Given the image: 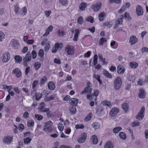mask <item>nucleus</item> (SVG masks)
Returning a JSON list of instances; mask_svg holds the SVG:
<instances>
[{
    "label": "nucleus",
    "mask_w": 148,
    "mask_h": 148,
    "mask_svg": "<svg viewBox=\"0 0 148 148\" xmlns=\"http://www.w3.org/2000/svg\"><path fill=\"white\" fill-rule=\"evenodd\" d=\"M142 52V53L145 52H147L148 51V48L146 47H144L141 49V51Z\"/></svg>",
    "instance_id": "774afa93"
},
{
    "label": "nucleus",
    "mask_w": 148,
    "mask_h": 148,
    "mask_svg": "<svg viewBox=\"0 0 148 148\" xmlns=\"http://www.w3.org/2000/svg\"><path fill=\"white\" fill-rule=\"evenodd\" d=\"M40 63L38 62H36L34 64V67L36 70L38 69L40 67Z\"/></svg>",
    "instance_id": "37998d69"
},
{
    "label": "nucleus",
    "mask_w": 148,
    "mask_h": 148,
    "mask_svg": "<svg viewBox=\"0 0 148 148\" xmlns=\"http://www.w3.org/2000/svg\"><path fill=\"white\" fill-rule=\"evenodd\" d=\"M12 47L15 49H18L19 44L17 40L13 39L12 40Z\"/></svg>",
    "instance_id": "2eb2a0df"
},
{
    "label": "nucleus",
    "mask_w": 148,
    "mask_h": 148,
    "mask_svg": "<svg viewBox=\"0 0 148 148\" xmlns=\"http://www.w3.org/2000/svg\"><path fill=\"white\" fill-rule=\"evenodd\" d=\"M31 139L29 137H27L24 139V142L25 144H28L29 143L31 140Z\"/></svg>",
    "instance_id": "f704fd0d"
},
{
    "label": "nucleus",
    "mask_w": 148,
    "mask_h": 148,
    "mask_svg": "<svg viewBox=\"0 0 148 148\" xmlns=\"http://www.w3.org/2000/svg\"><path fill=\"white\" fill-rule=\"evenodd\" d=\"M98 58V56L97 54H95L94 56L93 62L94 65L95 66L97 64V59Z\"/></svg>",
    "instance_id": "ea45409f"
},
{
    "label": "nucleus",
    "mask_w": 148,
    "mask_h": 148,
    "mask_svg": "<svg viewBox=\"0 0 148 148\" xmlns=\"http://www.w3.org/2000/svg\"><path fill=\"white\" fill-rule=\"evenodd\" d=\"M23 14H22V16L25 15L27 12V9L26 7H24L22 8Z\"/></svg>",
    "instance_id": "4d7b16f0"
},
{
    "label": "nucleus",
    "mask_w": 148,
    "mask_h": 148,
    "mask_svg": "<svg viewBox=\"0 0 148 148\" xmlns=\"http://www.w3.org/2000/svg\"><path fill=\"white\" fill-rule=\"evenodd\" d=\"M130 67L133 69L136 68L138 66L137 63L135 62H131L130 63Z\"/></svg>",
    "instance_id": "cd10ccee"
},
{
    "label": "nucleus",
    "mask_w": 148,
    "mask_h": 148,
    "mask_svg": "<svg viewBox=\"0 0 148 148\" xmlns=\"http://www.w3.org/2000/svg\"><path fill=\"white\" fill-rule=\"evenodd\" d=\"M140 123L138 121H136L132 124V126L134 127L136 126H138L140 125Z\"/></svg>",
    "instance_id": "6e6d98bb"
},
{
    "label": "nucleus",
    "mask_w": 148,
    "mask_h": 148,
    "mask_svg": "<svg viewBox=\"0 0 148 148\" xmlns=\"http://www.w3.org/2000/svg\"><path fill=\"white\" fill-rule=\"evenodd\" d=\"M145 92L142 88L140 89L138 94V97L140 99H144L145 97Z\"/></svg>",
    "instance_id": "4468645a"
},
{
    "label": "nucleus",
    "mask_w": 148,
    "mask_h": 148,
    "mask_svg": "<svg viewBox=\"0 0 148 148\" xmlns=\"http://www.w3.org/2000/svg\"><path fill=\"white\" fill-rule=\"evenodd\" d=\"M94 77L98 81L99 83H102L100 79V76L99 75L95 74L94 75Z\"/></svg>",
    "instance_id": "de8ad7c7"
},
{
    "label": "nucleus",
    "mask_w": 148,
    "mask_h": 148,
    "mask_svg": "<svg viewBox=\"0 0 148 148\" xmlns=\"http://www.w3.org/2000/svg\"><path fill=\"white\" fill-rule=\"evenodd\" d=\"M79 30L78 29H77L75 30V34L74 38L73 40L74 41H76L77 40V39L78 37V35L79 34Z\"/></svg>",
    "instance_id": "393cba45"
},
{
    "label": "nucleus",
    "mask_w": 148,
    "mask_h": 148,
    "mask_svg": "<svg viewBox=\"0 0 148 148\" xmlns=\"http://www.w3.org/2000/svg\"><path fill=\"white\" fill-rule=\"evenodd\" d=\"M45 104L43 102H42L40 103V107L38 108V109L41 112H47L49 110V108H45Z\"/></svg>",
    "instance_id": "0eeeda50"
},
{
    "label": "nucleus",
    "mask_w": 148,
    "mask_h": 148,
    "mask_svg": "<svg viewBox=\"0 0 148 148\" xmlns=\"http://www.w3.org/2000/svg\"><path fill=\"white\" fill-rule=\"evenodd\" d=\"M91 54V51H87L86 53H85L84 55V57H89L90 56Z\"/></svg>",
    "instance_id": "69168bd1"
},
{
    "label": "nucleus",
    "mask_w": 148,
    "mask_h": 148,
    "mask_svg": "<svg viewBox=\"0 0 148 148\" xmlns=\"http://www.w3.org/2000/svg\"><path fill=\"white\" fill-rule=\"evenodd\" d=\"M92 126L95 129H97L99 127V125L98 123L95 122L92 124Z\"/></svg>",
    "instance_id": "09e8293b"
},
{
    "label": "nucleus",
    "mask_w": 148,
    "mask_h": 148,
    "mask_svg": "<svg viewBox=\"0 0 148 148\" xmlns=\"http://www.w3.org/2000/svg\"><path fill=\"white\" fill-rule=\"evenodd\" d=\"M92 140L93 144L96 145L98 143V138L96 135H94L92 136Z\"/></svg>",
    "instance_id": "5701e85b"
},
{
    "label": "nucleus",
    "mask_w": 148,
    "mask_h": 148,
    "mask_svg": "<svg viewBox=\"0 0 148 148\" xmlns=\"http://www.w3.org/2000/svg\"><path fill=\"white\" fill-rule=\"evenodd\" d=\"M103 74L105 77L108 78H111L112 77V75L106 70L103 71Z\"/></svg>",
    "instance_id": "c85d7f7f"
},
{
    "label": "nucleus",
    "mask_w": 148,
    "mask_h": 148,
    "mask_svg": "<svg viewBox=\"0 0 148 148\" xmlns=\"http://www.w3.org/2000/svg\"><path fill=\"white\" fill-rule=\"evenodd\" d=\"M121 86V84H114V87L115 89L118 90Z\"/></svg>",
    "instance_id": "052dcab7"
},
{
    "label": "nucleus",
    "mask_w": 148,
    "mask_h": 148,
    "mask_svg": "<svg viewBox=\"0 0 148 148\" xmlns=\"http://www.w3.org/2000/svg\"><path fill=\"white\" fill-rule=\"evenodd\" d=\"M107 40L105 38H101L100 39L99 42V44L100 45H102L103 44V43L104 42H106Z\"/></svg>",
    "instance_id": "58836bf2"
},
{
    "label": "nucleus",
    "mask_w": 148,
    "mask_h": 148,
    "mask_svg": "<svg viewBox=\"0 0 148 148\" xmlns=\"http://www.w3.org/2000/svg\"><path fill=\"white\" fill-rule=\"evenodd\" d=\"M101 3L100 2H97L96 4L91 5L92 10L95 12L98 11L101 8Z\"/></svg>",
    "instance_id": "20e7f679"
},
{
    "label": "nucleus",
    "mask_w": 148,
    "mask_h": 148,
    "mask_svg": "<svg viewBox=\"0 0 148 148\" xmlns=\"http://www.w3.org/2000/svg\"><path fill=\"white\" fill-rule=\"evenodd\" d=\"M77 21L78 24L82 25L83 23L84 19L82 16H80L78 18Z\"/></svg>",
    "instance_id": "e433bc0d"
},
{
    "label": "nucleus",
    "mask_w": 148,
    "mask_h": 148,
    "mask_svg": "<svg viewBox=\"0 0 148 148\" xmlns=\"http://www.w3.org/2000/svg\"><path fill=\"white\" fill-rule=\"evenodd\" d=\"M103 25L104 26H107L108 27L110 28L112 26V23L111 22L108 21L103 23Z\"/></svg>",
    "instance_id": "72a5a7b5"
},
{
    "label": "nucleus",
    "mask_w": 148,
    "mask_h": 148,
    "mask_svg": "<svg viewBox=\"0 0 148 148\" xmlns=\"http://www.w3.org/2000/svg\"><path fill=\"white\" fill-rule=\"evenodd\" d=\"M46 112L48 117H51L52 118L53 117L54 115L51 112L49 111Z\"/></svg>",
    "instance_id": "49530a36"
},
{
    "label": "nucleus",
    "mask_w": 148,
    "mask_h": 148,
    "mask_svg": "<svg viewBox=\"0 0 148 148\" xmlns=\"http://www.w3.org/2000/svg\"><path fill=\"white\" fill-rule=\"evenodd\" d=\"M145 111V108L142 107L136 116V119L138 120H141L144 117L143 113Z\"/></svg>",
    "instance_id": "6e6552de"
},
{
    "label": "nucleus",
    "mask_w": 148,
    "mask_h": 148,
    "mask_svg": "<svg viewBox=\"0 0 148 148\" xmlns=\"http://www.w3.org/2000/svg\"><path fill=\"white\" fill-rule=\"evenodd\" d=\"M92 118V114L89 113L85 118L84 120L86 122H88L90 121Z\"/></svg>",
    "instance_id": "4c0bfd02"
},
{
    "label": "nucleus",
    "mask_w": 148,
    "mask_h": 148,
    "mask_svg": "<svg viewBox=\"0 0 148 148\" xmlns=\"http://www.w3.org/2000/svg\"><path fill=\"white\" fill-rule=\"evenodd\" d=\"M84 127V126L83 125L80 124H77L75 125V128L76 129H83Z\"/></svg>",
    "instance_id": "a19ab883"
},
{
    "label": "nucleus",
    "mask_w": 148,
    "mask_h": 148,
    "mask_svg": "<svg viewBox=\"0 0 148 148\" xmlns=\"http://www.w3.org/2000/svg\"><path fill=\"white\" fill-rule=\"evenodd\" d=\"M78 99L76 98L71 99L70 100V104L73 106H77Z\"/></svg>",
    "instance_id": "6ab92c4d"
},
{
    "label": "nucleus",
    "mask_w": 148,
    "mask_h": 148,
    "mask_svg": "<svg viewBox=\"0 0 148 148\" xmlns=\"http://www.w3.org/2000/svg\"><path fill=\"white\" fill-rule=\"evenodd\" d=\"M136 13L138 16H142L143 14V11L142 7L138 5L136 8Z\"/></svg>",
    "instance_id": "9d476101"
},
{
    "label": "nucleus",
    "mask_w": 148,
    "mask_h": 148,
    "mask_svg": "<svg viewBox=\"0 0 148 148\" xmlns=\"http://www.w3.org/2000/svg\"><path fill=\"white\" fill-rule=\"evenodd\" d=\"M87 6V4L83 2L79 5V9L82 11L84 10Z\"/></svg>",
    "instance_id": "a878e982"
},
{
    "label": "nucleus",
    "mask_w": 148,
    "mask_h": 148,
    "mask_svg": "<svg viewBox=\"0 0 148 148\" xmlns=\"http://www.w3.org/2000/svg\"><path fill=\"white\" fill-rule=\"evenodd\" d=\"M119 136L123 140H125L126 138L125 134L123 132H120L119 134Z\"/></svg>",
    "instance_id": "c756f323"
},
{
    "label": "nucleus",
    "mask_w": 148,
    "mask_h": 148,
    "mask_svg": "<svg viewBox=\"0 0 148 148\" xmlns=\"http://www.w3.org/2000/svg\"><path fill=\"white\" fill-rule=\"evenodd\" d=\"M48 86L49 89L51 90H53L55 88L54 84H48Z\"/></svg>",
    "instance_id": "79ce46f5"
},
{
    "label": "nucleus",
    "mask_w": 148,
    "mask_h": 148,
    "mask_svg": "<svg viewBox=\"0 0 148 148\" xmlns=\"http://www.w3.org/2000/svg\"><path fill=\"white\" fill-rule=\"evenodd\" d=\"M35 116L36 118V119H37L38 121L42 120L43 118V116L40 114H35Z\"/></svg>",
    "instance_id": "a18cd8bd"
},
{
    "label": "nucleus",
    "mask_w": 148,
    "mask_h": 148,
    "mask_svg": "<svg viewBox=\"0 0 148 148\" xmlns=\"http://www.w3.org/2000/svg\"><path fill=\"white\" fill-rule=\"evenodd\" d=\"M86 21L90 22V23H93L94 21V19L93 17L91 16H90L86 18Z\"/></svg>",
    "instance_id": "c9c22d12"
},
{
    "label": "nucleus",
    "mask_w": 148,
    "mask_h": 148,
    "mask_svg": "<svg viewBox=\"0 0 148 148\" xmlns=\"http://www.w3.org/2000/svg\"><path fill=\"white\" fill-rule=\"evenodd\" d=\"M120 110L117 107H114L110 110L109 115L111 117H115L117 116V114L119 112Z\"/></svg>",
    "instance_id": "f03ea898"
},
{
    "label": "nucleus",
    "mask_w": 148,
    "mask_h": 148,
    "mask_svg": "<svg viewBox=\"0 0 148 148\" xmlns=\"http://www.w3.org/2000/svg\"><path fill=\"white\" fill-rule=\"evenodd\" d=\"M130 6V3L129 2H127L125 4V5L123 6V7H124V8L125 10L126 8H129Z\"/></svg>",
    "instance_id": "338daca9"
},
{
    "label": "nucleus",
    "mask_w": 148,
    "mask_h": 148,
    "mask_svg": "<svg viewBox=\"0 0 148 148\" xmlns=\"http://www.w3.org/2000/svg\"><path fill=\"white\" fill-rule=\"evenodd\" d=\"M54 62L56 64H61V60L60 59H58L56 58H55L54 60Z\"/></svg>",
    "instance_id": "0e129e2a"
},
{
    "label": "nucleus",
    "mask_w": 148,
    "mask_h": 148,
    "mask_svg": "<svg viewBox=\"0 0 148 148\" xmlns=\"http://www.w3.org/2000/svg\"><path fill=\"white\" fill-rule=\"evenodd\" d=\"M3 56L2 61L3 62H7L10 59V55L8 52H5L3 53Z\"/></svg>",
    "instance_id": "f8f14e48"
},
{
    "label": "nucleus",
    "mask_w": 148,
    "mask_h": 148,
    "mask_svg": "<svg viewBox=\"0 0 148 148\" xmlns=\"http://www.w3.org/2000/svg\"><path fill=\"white\" fill-rule=\"evenodd\" d=\"M123 22V19L121 18H120L118 19L116 23H117L118 25L121 24H122Z\"/></svg>",
    "instance_id": "e2e57ef3"
},
{
    "label": "nucleus",
    "mask_w": 148,
    "mask_h": 148,
    "mask_svg": "<svg viewBox=\"0 0 148 148\" xmlns=\"http://www.w3.org/2000/svg\"><path fill=\"white\" fill-rule=\"evenodd\" d=\"M38 56L40 58V61H43L44 60V51L42 49L40 50L38 54Z\"/></svg>",
    "instance_id": "dca6fc26"
},
{
    "label": "nucleus",
    "mask_w": 148,
    "mask_h": 148,
    "mask_svg": "<svg viewBox=\"0 0 148 148\" xmlns=\"http://www.w3.org/2000/svg\"><path fill=\"white\" fill-rule=\"evenodd\" d=\"M125 70L122 65H119L117 67V73L118 74H122L124 73Z\"/></svg>",
    "instance_id": "f3484780"
},
{
    "label": "nucleus",
    "mask_w": 148,
    "mask_h": 148,
    "mask_svg": "<svg viewBox=\"0 0 148 148\" xmlns=\"http://www.w3.org/2000/svg\"><path fill=\"white\" fill-rule=\"evenodd\" d=\"M14 58L16 62L17 63H19L22 60V58L18 55L15 56Z\"/></svg>",
    "instance_id": "b1692460"
},
{
    "label": "nucleus",
    "mask_w": 148,
    "mask_h": 148,
    "mask_svg": "<svg viewBox=\"0 0 148 148\" xmlns=\"http://www.w3.org/2000/svg\"><path fill=\"white\" fill-rule=\"evenodd\" d=\"M92 89V84H88L87 87L84 89L83 91H82L81 94L84 95V94L89 93L91 92Z\"/></svg>",
    "instance_id": "423d86ee"
},
{
    "label": "nucleus",
    "mask_w": 148,
    "mask_h": 148,
    "mask_svg": "<svg viewBox=\"0 0 148 148\" xmlns=\"http://www.w3.org/2000/svg\"><path fill=\"white\" fill-rule=\"evenodd\" d=\"M36 100H38L42 97V94L40 93H36Z\"/></svg>",
    "instance_id": "603ef678"
},
{
    "label": "nucleus",
    "mask_w": 148,
    "mask_h": 148,
    "mask_svg": "<svg viewBox=\"0 0 148 148\" xmlns=\"http://www.w3.org/2000/svg\"><path fill=\"white\" fill-rule=\"evenodd\" d=\"M114 83H122L121 79L120 77H117L114 80Z\"/></svg>",
    "instance_id": "473e14b6"
},
{
    "label": "nucleus",
    "mask_w": 148,
    "mask_h": 148,
    "mask_svg": "<svg viewBox=\"0 0 148 148\" xmlns=\"http://www.w3.org/2000/svg\"><path fill=\"white\" fill-rule=\"evenodd\" d=\"M13 136H7L5 137L3 139V142L8 144H10L13 141Z\"/></svg>",
    "instance_id": "9b49d317"
},
{
    "label": "nucleus",
    "mask_w": 148,
    "mask_h": 148,
    "mask_svg": "<svg viewBox=\"0 0 148 148\" xmlns=\"http://www.w3.org/2000/svg\"><path fill=\"white\" fill-rule=\"evenodd\" d=\"M106 13L104 12H102L99 14L98 17L99 18V20L101 21L104 20V17L105 16Z\"/></svg>",
    "instance_id": "bb28decb"
},
{
    "label": "nucleus",
    "mask_w": 148,
    "mask_h": 148,
    "mask_svg": "<svg viewBox=\"0 0 148 148\" xmlns=\"http://www.w3.org/2000/svg\"><path fill=\"white\" fill-rule=\"evenodd\" d=\"M109 1L111 3H118L121 2L120 0H109Z\"/></svg>",
    "instance_id": "680f3d73"
},
{
    "label": "nucleus",
    "mask_w": 148,
    "mask_h": 148,
    "mask_svg": "<svg viewBox=\"0 0 148 148\" xmlns=\"http://www.w3.org/2000/svg\"><path fill=\"white\" fill-rule=\"evenodd\" d=\"M52 122L49 121L45 123L44 126V130L45 132H50L52 130Z\"/></svg>",
    "instance_id": "f257e3e1"
},
{
    "label": "nucleus",
    "mask_w": 148,
    "mask_h": 148,
    "mask_svg": "<svg viewBox=\"0 0 148 148\" xmlns=\"http://www.w3.org/2000/svg\"><path fill=\"white\" fill-rule=\"evenodd\" d=\"M104 148H114V145L110 141H109L105 144Z\"/></svg>",
    "instance_id": "aec40b11"
},
{
    "label": "nucleus",
    "mask_w": 148,
    "mask_h": 148,
    "mask_svg": "<svg viewBox=\"0 0 148 148\" xmlns=\"http://www.w3.org/2000/svg\"><path fill=\"white\" fill-rule=\"evenodd\" d=\"M138 41V39L134 36H131L130 37L129 42L132 45Z\"/></svg>",
    "instance_id": "a211bd4d"
},
{
    "label": "nucleus",
    "mask_w": 148,
    "mask_h": 148,
    "mask_svg": "<svg viewBox=\"0 0 148 148\" xmlns=\"http://www.w3.org/2000/svg\"><path fill=\"white\" fill-rule=\"evenodd\" d=\"M69 110L71 114H75L76 112V108L73 106H71L69 108Z\"/></svg>",
    "instance_id": "4be33fe9"
},
{
    "label": "nucleus",
    "mask_w": 148,
    "mask_h": 148,
    "mask_svg": "<svg viewBox=\"0 0 148 148\" xmlns=\"http://www.w3.org/2000/svg\"><path fill=\"white\" fill-rule=\"evenodd\" d=\"M122 129V127H118L114 128L113 129V131L114 133H117Z\"/></svg>",
    "instance_id": "7c9ffc66"
},
{
    "label": "nucleus",
    "mask_w": 148,
    "mask_h": 148,
    "mask_svg": "<svg viewBox=\"0 0 148 148\" xmlns=\"http://www.w3.org/2000/svg\"><path fill=\"white\" fill-rule=\"evenodd\" d=\"M87 136V134L85 132L83 133L81 136L78 139V142L80 143H84L86 140Z\"/></svg>",
    "instance_id": "1a4fd4ad"
},
{
    "label": "nucleus",
    "mask_w": 148,
    "mask_h": 148,
    "mask_svg": "<svg viewBox=\"0 0 148 148\" xmlns=\"http://www.w3.org/2000/svg\"><path fill=\"white\" fill-rule=\"evenodd\" d=\"M32 59L31 56H27L26 55L25 57L23 58V65L25 66H28L27 62L31 61Z\"/></svg>",
    "instance_id": "ddd939ff"
},
{
    "label": "nucleus",
    "mask_w": 148,
    "mask_h": 148,
    "mask_svg": "<svg viewBox=\"0 0 148 148\" xmlns=\"http://www.w3.org/2000/svg\"><path fill=\"white\" fill-rule=\"evenodd\" d=\"M65 49L68 55H72L74 53V47L72 46L67 45Z\"/></svg>",
    "instance_id": "39448f33"
},
{
    "label": "nucleus",
    "mask_w": 148,
    "mask_h": 148,
    "mask_svg": "<svg viewBox=\"0 0 148 148\" xmlns=\"http://www.w3.org/2000/svg\"><path fill=\"white\" fill-rule=\"evenodd\" d=\"M102 103L104 105L107 106L109 107H111L112 106L111 103L107 100H105L102 101Z\"/></svg>",
    "instance_id": "2f4dec72"
},
{
    "label": "nucleus",
    "mask_w": 148,
    "mask_h": 148,
    "mask_svg": "<svg viewBox=\"0 0 148 148\" xmlns=\"http://www.w3.org/2000/svg\"><path fill=\"white\" fill-rule=\"evenodd\" d=\"M63 44L62 43H59V42H57L55 43L54 46V47H53L52 49V52L53 53H55L56 52L57 50L60 48L59 50L63 48Z\"/></svg>",
    "instance_id": "7ed1b4c3"
},
{
    "label": "nucleus",
    "mask_w": 148,
    "mask_h": 148,
    "mask_svg": "<svg viewBox=\"0 0 148 148\" xmlns=\"http://www.w3.org/2000/svg\"><path fill=\"white\" fill-rule=\"evenodd\" d=\"M34 122L33 120H31L28 121L27 123L28 126L30 127L34 125Z\"/></svg>",
    "instance_id": "3c124183"
},
{
    "label": "nucleus",
    "mask_w": 148,
    "mask_h": 148,
    "mask_svg": "<svg viewBox=\"0 0 148 148\" xmlns=\"http://www.w3.org/2000/svg\"><path fill=\"white\" fill-rule=\"evenodd\" d=\"M121 107L122 109L124 110L125 112H126L128 111L129 106L127 103H125L121 105Z\"/></svg>",
    "instance_id": "412c9836"
},
{
    "label": "nucleus",
    "mask_w": 148,
    "mask_h": 148,
    "mask_svg": "<svg viewBox=\"0 0 148 148\" xmlns=\"http://www.w3.org/2000/svg\"><path fill=\"white\" fill-rule=\"evenodd\" d=\"M47 80V78L46 76H44L40 80L41 83H45Z\"/></svg>",
    "instance_id": "8fccbe9b"
},
{
    "label": "nucleus",
    "mask_w": 148,
    "mask_h": 148,
    "mask_svg": "<svg viewBox=\"0 0 148 148\" xmlns=\"http://www.w3.org/2000/svg\"><path fill=\"white\" fill-rule=\"evenodd\" d=\"M58 127L59 130L60 131H62L64 129V126L62 123H60L58 125Z\"/></svg>",
    "instance_id": "c03bdc74"
},
{
    "label": "nucleus",
    "mask_w": 148,
    "mask_h": 148,
    "mask_svg": "<svg viewBox=\"0 0 148 148\" xmlns=\"http://www.w3.org/2000/svg\"><path fill=\"white\" fill-rule=\"evenodd\" d=\"M96 111L100 115L101 114H103V110L102 109H98L97 110H96Z\"/></svg>",
    "instance_id": "13d9d810"
},
{
    "label": "nucleus",
    "mask_w": 148,
    "mask_h": 148,
    "mask_svg": "<svg viewBox=\"0 0 148 148\" xmlns=\"http://www.w3.org/2000/svg\"><path fill=\"white\" fill-rule=\"evenodd\" d=\"M124 17L129 20L131 19V18L130 16L129 13L127 12H126L125 13Z\"/></svg>",
    "instance_id": "5fc2aeb1"
},
{
    "label": "nucleus",
    "mask_w": 148,
    "mask_h": 148,
    "mask_svg": "<svg viewBox=\"0 0 148 148\" xmlns=\"http://www.w3.org/2000/svg\"><path fill=\"white\" fill-rule=\"evenodd\" d=\"M32 58L33 59L35 58L36 57L37 53L35 50H33L32 52Z\"/></svg>",
    "instance_id": "864d4df0"
},
{
    "label": "nucleus",
    "mask_w": 148,
    "mask_h": 148,
    "mask_svg": "<svg viewBox=\"0 0 148 148\" xmlns=\"http://www.w3.org/2000/svg\"><path fill=\"white\" fill-rule=\"evenodd\" d=\"M67 0H59V2L63 5H65L67 3Z\"/></svg>",
    "instance_id": "bf43d9fd"
}]
</instances>
